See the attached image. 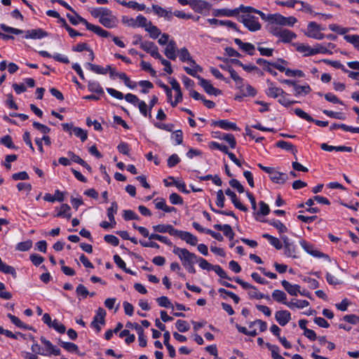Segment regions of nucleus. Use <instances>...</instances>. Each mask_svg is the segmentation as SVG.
<instances>
[{
  "mask_svg": "<svg viewBox=\"0 0 359 359\" xmlns=\"http://www.w3.org/2000/svg\"><path fill=\"white\" fill-rule=\"evenodd\" d=\"M255 13L258 14L263 20L268 22L269 23L268 26L292 27L297 22V18L294 17H285L278 13L266 15L262 11L255 8Z\"/></svg>",
  "mask_w": 359,
  "mask_h": 359,
  "instance_id": "1",
  "label": "nucleus"
},
{
  "mask_svg": "<svg viewBox=\"0 0 359 359\" xmlns=\"http://www.w3.org/2000/svg\"><path fill=\"white\" fill-rule=\"evenodd\" d=\"M0 27L3 31L8 32V33L13 34H22L24 32V31L22 29L11 27L7 26L5 24H1ZM25 39H41L48 36V33L41 28L29 29V30L25 31Z\"/></svg>",
  "mask_w": 359,
  "mask_h": 359,
  "instance_id": "2",
  "label": "nucleus"
},
{
  "mask_svg": "<svg viewBox=\"0 0 359 359\" xmlns=\"http://www.w3.org/2000/svg\"><path fill=\"white\" fill-rule=\"evenodd\" d=\"M178 55L180 60L184 62H189L191 65V66L193 67V69L189 68L188 67H184V69L186 72L187 74L196 77V72H201L203 71V69L201 66L196 64V61L192 59L188 49L185 47L180 48L178 50Z\"/></svg>",
  "mask_w": 359,
  "mask_h": 359,
  "instance_id": "3",
  "label": "nucleus"
},
{
  "mask_svg": "<svg viewBox=\"0 0 359 359\" xmlns=\"http://www.w3.org/2000/svg\"><path fill=\"white\" fill-rule=\"evenodd\" d=\"M268 30L273 36L278 38V41L287 43L296 39L297 34L280 26H268Z\"/></svg>",
  "mask_w": 359,
  "mask_h": 359,
  "instance_id": "4",
  "label": "nucleus"
},
{
  "mask_svg": "<svg viewBox=\"0 0 359 359\" xmlns=\"http://www.w3.org/2000/svg\"><path fill=\"white\" fill-rule=\"evenodd\" d=\"M246 14L242 15L238 18V20L243 24V25L250 32H257L261 29L262 25L259 22V18L253 15L252 13H245Z\"/></svg>",
  "mask_w": 359,
  "mask_h": 359,
  "instance_id": "5",
  "label": "nucleus"
},
{
  "mask_svg": "<svg viewBox=\"0 0 359 359\" xmlns=\"http://www.w3.org/2000/svg\"><path fill=\"white\" fill-rule=\"evenodd\" d=\"M173 253L178 256L183 266L189 264L197 263L198 256L193 252H189L186 248L174 247Z\"/></svg>",
  "mask_w": 359,
  "mask_h": 359,
  "instance_id": "6",
  "label": "nucleus"
},
{
  "mask_svg": "<svg viewBox=\"0 0 359 359\" xmlns=\"http://www.w3.org/2000/svg\"><path fill=\"white\" fill-rule=\"evenodd\" d=\"M322 30H324V29L321 28L319 25L315 22H311L308 24L307 31L305 34L308 37L321 40L325 38V34L321 33Z\"/></svg>",
  "mask_w": 359,
  "mask_h": 359,
  "instance_id": "7",
  "label": "nucleus"
},
{
  "mask_svg": "<svg viewBox=\"0 0 359 359\" xmlns=\"http://www.w3.org/2000/svg\"><path fill=\"white\" fill-rule=\"evenodd\" d=\"M103 12L99 22L107 28L115 27L117 24L116 18L111 14V11L108 8L103 9Z\"/></svg>",
  "mask_w": 359,
  "mask_h": 359,
  "instance_id": "8",
  "label": "nucleus"
},
{
  "mask_svg": "<svg viewBox=\"0 0 359 359\" xmlns=\"http://www.w3.org/2000/svg\"><path fill=\"white\" fill-rule=\"evenodd\" d=\"M107 315L106 311L103 308H98L96 311L95 316L90 323V326L96 330L97 332H100L101 327L100 325L105 324V316Z\"/></svg>",
  "mask_w": 359,
  "mask_h": 359,
  "instance_id": "9",
  "label": "nucleus"
},
{
  "mask_svg": "<svg viewBox=\"0 0 359 359\" xmlns=\"http://www.w3.org/2000/svg\"><path fill=\"white\" fill-rule=\"evenodd\" d=\"M255 13V8L252 6H246L241 5L234 9L223 8L224 17H238L240 13Z\"/></svg>",
  "mask_w": 359,
  "mask_h": 359,
  "instance_id": "10",
  "label": "nucleus"
},
{
  "mask_svg": "<svg viewBox=\"0 0 359 359\" xmlns=\"http://www.w3.org/2000/svg\"><path fill=\"white\" fill-rule=\"evenodd\" d=\"M78 18L81 23L86 25L88 30L92 31L96 34L102 37H107L110 35V33L103 29L101 27L94 25L88 22L86 19L78 15Z\"/></svg>",
  "mask_w": 359,
  "mask_h": 359,
  "instance_id": "11",
  "label": "nucleus"
},
{
  "mask_svg": "<svg viewBox=\"0 0 359 359\" xmlns=\"http://www.w3.org/2000/svg\"><path fill=\"white\" fill-rule=\"evenodd\" d=\"M199 80L200 86L209 95H214L215 96L222 94V90L215 88L209 81L201 77L200 76H196Z\"/></svg>",
  "mask_w": 359,
  "mask_h": 359,
  "instance_id": "12",
  "label": "nucleus"
},
{
  "mask_svg": "<svg viewBox=\"0 0 359 359\" xmlns=\"http://www.w3.org/2000/svg\"><path fill=\"white\" fill-rule=\"evenodd\" d=\"M299 244L302 248L309 255L315 257H326L328 258V256L315 248L313 245L308 243L305 240H302L299 241Z\"/></svg>",
  "mask_w": 359,
  "mask_h": 359,
  "instance_id": "13",
  "label": "nucleus"
},
{
  "mask_svg": "<svg viewBox=\"0 0 359 359\" xmlns=\"http://www.w3.org/2000/svg\"><path fill=\"white\" fill-rule=\"evenodd\" d=\"M40 341L46 347V349L44 350L45 356H50L51 355H60V350L57 346L53 345L49 340L46 339L44 337H41Z\"/></svg>",
  "mask_w": 359,
  "mask_h": 359,
  "instance_id": "14",
  "label": "nucleus"
},
{
  "mask_svg": "<svg viewBox=\"0 0 359 359\" xmlns=\"http://www.w3.org/2000/svg\"><path fill=\"white\" fill-rule=\"evenodd\" d=\"M191 8L196 13H201L203 11H209L210 4L203 0H191Z\"/></svg>",
  "mask_w": 359,
  "mask_h": 359,
  "instance_id": "15",
  "label": "nucleus"
},
{
  "mask_svg": "<svg viewBox=\"0 0 359 359\" xmlns=\"http://www.w3.org/2000/svg\"><path fill=\"white\" fill-rule=\"evenodd\" d=\"M155 232L159 233H168L170 236H176L178 229H175L171 224H158L152 226Z\"/></svg>",
  "mask_w": 359,
  "mask_h": 359,
  "instance_id": "16",
  "label": "nucleus"
},
{
  "mask_svg": "<svg viewBox=\"0 0 359 359\" xmlns=\"http://www.w3.org/2000/svg\"><path fill=\"white\" fill-rule=\"evenodd\" d=\"M176 236L193 246L196 245L198 242L196 236L188 231L178 230Z\"/></svg>",
  "mask_w": 359,
  "mask_h": 359,
  "instance_id": "17",
  "label": "nucleus"
},
{
  "mask_svg": "<svg viewBox=\"0 0 359 359\" xmlns=\"http://www.w3.org/2000/svg\"><path fill=\"white\" fill-rule=\"evenodd\" d=\"M275 318L278 324L285 326L291 320V314L288 311H278L275 314Z\"/></svg>",
  "mask_w": 359,
  "mask_h": 359,
  "instance_id": "18",
  "label": "nucleus"
},
{
  "mask_svg": "<svg viewBox=\"0 0 359 359\" xmlns=\"http://www.w3.org/2000/svg\"><path fill=\"white\" fill-rule=\"evenodd\" d=\"M225 194L226 196H228L231 198V202L233 203V204L234 205V206L236 208H238V210L243 211V212L248 211V208L246 206H245L244 205H243L238 201L236 194L233 191H231L230 189H227L225 191Z\"/></svg>",
  "mask_w": 359,
  "mask_h": 359,
  "instance_id": "19",
  "label": "nucleus"
},
{
  "mask_svg": "<svg viewBox=\"0 0 359 359\" xmlns=\"http://www.w3.org/2000/svg\"><path fill=\"white\" fill-rule=\"evenodd\" d=\"M234 42L242 50L246 52L250 55H253L255 54V48L253 44L243 42L240 39H235Z\"/></svg>",
  "mask_w": 359,
  "mask_h": 359,
  "instance_id": "20",
  "label": "nucleus"
},
{
  "mask_svg": "<svg viewBox=\"0 0 359 359\" xmlns=\"http://www.w3.org/2000/svg\"><path fill=\"white\" fill-rule=\"evenodd\" d=\"M214 228L218 231L223 232L224 235L227 237L230 241L234 238V232L229 224H215Z\"/></svg>",
  "mask_w": 359,
  "mask_h": 359,
  "instance_id": "21",
  "label": "nucleus"
},
{
  "mask_svg": "<svg viewBox=\"0 0 359 359\" xmlns=\"http://www.w3.org/2000/svg\"><path fill=\"white\" fill-rule=\"evenodd\" d=\"M152 9L154 13L158 17H163L168 20H170L172 19V13L170 10L167 11L161 6L155 4L152 5Z\"/></svg>",
  "mask_w": 359,
  "mask_h": 359,
  "instance_id": "22",
  "label": "nucleus"
},
{
  "mask_svg": "<svg viewBox=\"0 0 359 359\" xmlns=\"http://www.w3.org/2000/svg\"><path fill=\"white\" fill-rule=\"evenodd\" d=\"M269 88L266 91V94L268 96H270L273 98H276L280 96V95L285 94V92L283 89L277 88L275 86L273 82H271L270 80L266 81Z\"/></svg>",
  "mask_w": 359,
  "mask_h": 359,
  "instance_id": "23",
  "label": "nucleus"
},
{
  "mask_svg": "<svg viewBox=\"0 0 359 359\" xmlns=\"http://www.w3.org/2000/svg\"><path fill=\"white\" fill-rule=\"evenodd\" d=\"M176 42L174 40H170L165 49V56L170 60H175L176 59Z\"/></svg>",
  "mask_w": 359,
  "mask_h": 359,
  "instance_id": "24",
  "label": "nucleus"
},
{
  "mask_svg": "<svg viewBox=\"0 0 359 359\" xmlns=\"http://www.w3.org/2000/svg\"><path fill=\"white\" fill-rule=\"evenodd\" d=\"M275 68L280 72H285L287 76L304 77V74L302 70L286 69L284 66L275 65Z\"/></svg>",
  "mask_w": 359,
  "mask_h": 359,
  "instance_id": "25",
  "label": "nucleus"
},
{
  "mask_svg": "<svg viewBox=\"0 0 359 359\" xmlns=\"http://www.w3.org/2000/svg\"><path fill=\"white\" fill-rule=\"evenodd\" d=\"M281 284L284 289L292 296H297V293L300 292L299 285H292L286 280H283Z\"/></svg>",
  "mask_w": 359,
  "mask_h": 359,
  "instance_id": "26",
  "label": "nucleus"
},
{
  "mask_svg": "<svg viewBox=\"0 0 359 359\" xmlns=\"http://www.w3.org/2000/svg\"><path fill=\"white\" fill-rule=\"evenodd\" d=\"M272 182L277 184H284L287 180L288 176L285 172H280L277 170H274L270 177Z\"/></svg>",
  "mask_w": 359,
  "mask_h": 359,
  "instance_id": "27",
  "label": "nucleus"
},
{
  "mask_svg": "<svg viewBox=\"0 0 359 359\" xmlns=\"http://www.w3.org/2000/svg\"><path fill=\"white\" fill-rule=\"evenodd\" d=\"M214 124L224 130H233L235 131L240 130L235 123L230 122L228 120H219L215 121Z\"/></svg>",
  "mask_w": 359,
  "mask_h": 359,
  "instance_id": "28",
  "label": "nucleus"
},
{
  "mask_svg": "<svg viewBox=\"0 0 359 359\" xmlns=\"http://www.w3.org/2000/svg\"><path fill=\"white\" fill-rule=\"evenodd\" d=\"M169 180H171L172 182L169 183L168 182V180H163V182H164V184L165 186L166 187H170L171 185H177V188L182 192L184 193V194H189V191L186 189V184H184V182H177L175 180V179L172 177V176H170L168 177Z\"/></svg>",
  "mask_w": 359,
  "mask_h": 359,
  "instance_id": "29",
  "label": "nucleus"
},
{
  "mask_svg": "<svg viewBox=\"0 0 359 359\" xmlns=\"http://www.w3.org/2000/svg\"><path fill=\"white\" fill-rule=\"evenodd\" d=\"M257 64L264 67V69L270 73L273 76H277L278 73L271 67L273 62H270L264 58H258L256 61Z\"/></svg>",
  "mask_w": 359,
  "mask_h": 359,
  "instance_id": "30",
  "label": "nucleus"
},
{
  "mask_svg": "<svg viewBox=\"0 0 359 359\" xmlns=\"http://www.w3.org/2000/svg\"><path fill=\"white\" fill-rule=\"evenodd\" d=\"M272 298L277 302L282 303L287 306V295L286 294L280 290H275L272 292Z\"/></svg>",
  "mask_w": 359,
  "mask_h": 359,
  "instance_id": "31",
  "label": "nucleus"
},
{
  "mask_svg": "<svg viewBox=\"0 0 359 359\" xmlns=\"http://www.w3.org/2000/svg\"><path fill=\"white\" fill-rule=\"evenodd\" d=\"M70 210L71 208L68 204L63 203L61 205L59 212L55 215V217L69 219L72 217Z\"/></svg>",
  "mask_w": 359,
  "mask_h": 359,
  "instance_id": "32",
  "label": "nucleus"
},
{
  "mask_svg": "<svg viewBox=\"0 0 359 359\" xmlns=\"http://www.w3.org/2000/svg\"><path fill=\"white\" fill-rule=\"evenodd\" d=\"M276 147L280 148L282 149H285L286 151H290L293 154H295L297 152L295 147L290 142L280 140L276 142Z\"/></svg>",
  "mask_w": 359,
  "mask_h": 359,
  "instance_id": "33",
  "label": "nucleus"
},
{
  "mask_svg": "<svg viewBox=\"0 0 359 359\" xmlns=\"http://www.w3.org/2000/svg\"><path fill=\"white\" fill-rule=\"evenodd\" d=\"M118 211V204L114 201L111 203V206L107 209V217L112 224H116L114 215Z\"/></svg>",
  "mask_w": 359,
  "mask_h": 359,
  "instance_id": "34",
  "label": "nucleus"
},
{
  "mask_svg": "<svg viewBox=\"0 0 359 359\" xmlns=\"http://www.w3.org/2000/svg\"><path fill=\"white\" fill-rule=\"evenodd\" d=\"M262 237L267 239L270 244L273 245L276 249L280 250L283 248V244L278 238L269 235V233H264Z\"/></svg>",
  "mask_w": 359,
  "mask_h": 359,
  "instance_id": "35",
  "label": "nucleus"
},
{
  "mask_svg": "<svg viewBox=\"0 0 359 359\" xmlns=\"http://www.w3.org/2000/svg\"><path fill=\"white\" fill-rule=\"evenodd\" d=\"M58 344L60 346L65 348L67 351L70 353H78L79 347L76 344L72 342L63 341L60 339L58 341Z\"/></svg>",
  "mask_w": 359,
  "mask_h": 359,
  "instance_id": "36",
  "label": "nucleus"
},
{
  "mask_svg": "<svg viewBox=\"0 0 359 359\" xmlns=\"http://www.w3.org/2000/svg\"><path fill=\"white\" fill-rule=\"evenodd\" d=\"M8 318L11 320V321L18 327L24 329V330H32V327L27 325H25L22 323L20 319L11 313L7 314Z\"/></svg>",
  "mask_w": 359,
  "mask_h": 359,
  "instance_id": "37",
  "label": "nucleus"
},
{
  "mask_svg": "<svg viewBox=\"0 0 359 359\" xmlns=\"http://www.w3.org/2000/svg\"><path fill=\"white\" fill-rule=\"evenodd\" d=\"M135 330H136L138 334L139 345L141 347H145L147 346V342L146 337L144 334V330L142 327L140 325H135Z\"/></svg>",
  "mask_w": 359,
  "mask_h": 359,
  "instance_id": "38",
  "label": "nucleus"
},
{
  "mask_svg": "<svg viewBox=\"0 0 359 359\" xmlns=\"http://www.w3.org/2000/svg\"><path fill=\"white\" fill-rule=\"evenodd\" d=\"M309 305V302L304 299H297L295 302H290L287 304V306L292 309L294 308L303 309Z\"/></svg>",
  "mask_w": 359,
  "mask_h": 359,
  "instance_id": "39",
  "label": "nucleus"
},
{
  "mask_svg": "<svg viewBox=\"0 0 359 359\" xmlns=\"http://www.w3.org/2000/svg\"><path fill=\"white\" fill-rule=\"evenodd\" d=\"M86 66L92 72L94 73L98 74H106L107 73V67L105 68L97 65H94L90 62H87L86 64Z\"/></svg>",
  "mask_w": 359,
  "mask_h": 359,
  "instance_id": "40",
  "label": "nucleus"
},
{
  "mask_svg": "<svg viewBox=\"0 0 359 359\" xmlns=\"http://www.w3.org/2000/svg\"><path fill=\"white\" fill-rule=\"evenodd\" d=\"M269 224L273 227L276 228L279 233H286L287 231V228L286 226L283 224L280 220L278 219H271L269 221H267Z\"/></svg>",
  "mask_w": 359,
  "mask_h": 359,
  "instance_id": "41",
  "label": "nucleus"
},
{
  "mask_svg": "<svg viewBox=\"0 0 359 359\" xmlns=\"http://www.w3.org/2000/svg\"><path fill=\"white\" fill-rule=\"evenodd\" d=\"M88 90L97 94H104V90L97 81H89L88 85Z\"/></svg>",
  "mask_w": 359,
  "mask_h": 359,
  "instance_id": "42",
  "label": "nucleus"
},
{
  "mask_svg": "<svg viewBox=\"0 0 359 359\" xmlns=\"http://www.w3.org/2000/svg\"><path fill=\"white\" fill-rule=\"evenodd\" d=\"M311 53H313V55L318 53L321 54H332V52L330 50L325 46L323 44H316L313 47V51H311Z\"/></svg>",
  "mask_w": 359,
  "mask_h": 359,
  "instance_id": "43",
  "label": "nucleus"
},
{
  "mask_svg": "<svg viewBox=\"0 0 359 359\" xmlns=\"http://www.w3.org/2000/svg\"><path fill=\"white\" fill-rule=\"evenodd\" d=\"M311 90V88L309 85L306 86H299L297 83L295 84L294 87V91L295 95H307L309 94Z\"/></svg>",
  "mask_w": 359,
  "mask_h": 359,
  "instance_id": "44",
  "label": "nucleus"
},
{
  "mask_svg": "<svg viewBox=\"0 0 359 359\" xmlns=\"http://www.w3.org/2000/svg\"><path fill=\"white\" fill-rule=\"evenodd\" d=\"M149 32V36L152 39H157L161 34V30L152 23L149 24V26L146 29Z\"/></svg>",
  "mask_w": 359,
  "mask_h": 359,
  "instance_id": "45",
  "label": "nucleus"
},
{
  "mask_svg": "<svg viewBox=\"0 0 359 359\" xmlns=\"http://www.w3.org/2000/svg\"><path fill=\"white\" fill-rule=\"evenodd\" d=\"M76 293L79 299L86 298L90 294L87 288L82 284H79L76 287Z\"/></svg>",
  "mask_w": 359,
  "mask_h": 359,
  "instance_id": "46",
  "label": "nucleus"
},
{
  "mask_svg": "<svg viewBox=\"0 0 359 359\" xmlns=\"http://www.w3.org/2000/svg\"><path fill=\"white\" fill-rule=\"evenodd\" d=\"M284 254L287 257L296 258V248L295 245L293 243H290L285 246H284Z\"/></svg>",
  "mask_w": 359,
  "mask_h": 359,
  "instance_id": "47",
  "label": "nucleus"
},
{
  "mask_svg": "<svg viewBox=\"0 0 359 359\" xmlns=\"http://www.w3.org/2000/svg\"><path fill=\"white\" fill-rule=\"evenodd\" d=\"M344 39L353 44V46L359 50V35L357 34H353V35H345Z\"/></svg>",
  "mask_w": 359,
  "mask_h": 359,
  "instance_id": "48",
  "label": "nucleus"
},
{
  "mask_svg": "<svg viewBox=\"0 0 359 359\" xmlns=\"http://www.w3.org/2000/svg\"><path fill=\"white\" fill-rule=\"evenodd\" d=\"M266 346L271 351V357L273 359H285L278 353L279 348L278 346L267 343Z\"/></svg>",
  "mask_w": 359,
  "mask_h": 359,
  "instance_id": "49",
  "label": "nucleus"
},
{
  "mask_svg": "<svg viewBox=\"0 0 359 359\" xmlns=\"http://www.w3.org/2000/svg\"><path fill=\"white\" fill-rule=\"evenodd\" d=\"M136 20H137V27H144L145 29V30L149 26V24L151 23V21H148L147 19L142 15H137L136 18Z\"/></svg>",
  "mask_w": 359,
  "mask_h": 359,
  "instance_id": "50",
  "label": "nucleus"
},
{
  "mask_svg": "<svg viewBox=\"0 0 359 359\" xmlns=\"http://www.w3.org/2000/svg\"><path fill=\"white\" fill-rule=\"evenodd\" d=\"M241 93L243 96H255L257 94V90L250 84L245 85V87L241 90Z\"/></svg>",
  "mask_w": 359,
  "mask_h": 359,
  "instance_id": "51",
  "label": "nucleus"
},
{
  "mask_svg": "<svg viewBox=\"0 0 359 359\" xmlns=\"http://www.w3.org/2000/svg\"><path fill=\"white\" fill-rule=\"evenodd\" d=\"M175 327L180 332H187L190 328L189 323L183 320H177Z\"/></svg>",
  "mask_w": 359,
  "mask_h": 359,
  "instance_id": "52",
  "label": "nucleus"
},
{
  "mask_svg": "<svg viewBox=\"0 0 359 359\" xmlns=\"http://www.w3.org/2000/svg\"><path fill=\"white\" fill-rule=\"evenodd\" d=\"M74 135L81 139L82 142H85L88 138L87 131L83 130L81 128L75 127L73 128Z\"/></svg>",
  "mask_w": 359,
  "mask_h": 359,
  "instance_id": "53",
  "label": "nucleus"
},
{
  "mask_svg": "<svg viewBox=\"0 0 359 359\" xmlns=\"http://www.w3.org/2000/svg\"><path fill=\"white\" fill-rule=\"evenodd\" d=\"M294 112L297 116L302 119H304L309 122L314 121V119L311 116H309L307 113H306L300 108L294 109Z\"/></svg>",
  "mask_w": 359,
  "mask_h": 359,
  "instance_id": "54",
  "label": "nucleus"
},
{
  "mask_svg": "<svg viewBox=\"0 0 359 359\" xmlns=\"http://www.w3.org/2000/svg\"><path fill=\"white\" fill-rule=\"evenodd\" d=\"M197 263H198L199 266L204 270L211 271L213 269L214 265L210 264L205 259L198 257Z\"/></svg>",
  "mask_w": 359,
  "mask_h": 359,
  "instance_id": "55",
  "label": "nucleus"
},
{
  "mask_svg": "<svg viewBox=\"0 0 359 359\" xmlns=\"http://www.w3.org/2000/svg\"><path fill=\"white\" fill-rule=\"evenodd\" d=\"M297 50L299 53H304V56L313 55V53H311V51H313V48L308 45H299L297 47Z\"/></svg>",
  "mask_w": 359,
  "mask_h": 359,
  "instance_id": "56",
  "label": "nucleus"
},
{
  "mask_svg": "<svg viewBox=\"0 0 359 359\" xmlns=\"http://www.w3.org/2000/svg\"><path fill=\"white\" fill-rule=\"evenodd\" d=\"M158 304L161 307L172 308L173 306L169 299L165 296H162L156 299Z\"/></svg>",
  "mask_w": 359,
  "mask_h": 359,
  "instance_id": "57",
  "label": "nucleus"
},
{
  "mask_svg": "<svg viewBox=\"0 0 359 359\" xmlns=\"http://www.w3.org/2000/svg\"><path fill=\"white\" fill-rule=\"evenodd\" d=\"M220 139L225 140L227 142L231 148L234 149L236 146V139L232 134H223Z\"/></svg>",
  "mask_w": 359,
  "mask_h": 359,
  "instance_id": "58",
  "label": "nucleus"
},
{
  "mask_svg": "<svg viewBox=\"0 0 359 359\" xmlns=\"http://www.w3.org/2000/svg\"><path fill=\"white\" fill-rule=\"evenodd\" d=\"M49 327L53 328L55 331L60 334H64L66 332L65 326L60 323L57 320L55 319L53 321V323L50 325Z\"/></svg>",
  "mask_w": 359,
  "mask_h": 359,
  "instance_id": "59",
  "label": "nucleus"
},
{
  "mask_svg": "<svg viewBox=\"0 0 359 359\" xmlns=\"http://www.w3.org/2000/svg\"><path fill=\"white\" fill-rule=\"evenodd\" d=\"M123 217L125 220H137L139 219V216L131 210H123Z\"/></svg>",
  "mask_w": 359,
  "mask_h": 359,
  "instance_id": "60",
  "label": "nucleus"
},
{
  "mask_svg": "<svg viewBox=\"0 0 359 359\" xmlns=\"http://www.w3.org/2000/svg\"><path fill=\"white\" fill-rule=\"evenodd\" d=\"M32 246V242L30 240L20 242L16 246V250L21 251V252H25L29 250Z\"/></svg>",
  "mask_w": 359,
  "mask_h": 359,
  "instance_id": "61",
  "label": "nucleus"
},
{
  "mask_svg": "<svg viewBox=\"0 0 359 359\" xmlns=\"http://www.w3.org/2000/svg\"><path fill=\"white\" fill-rule=\"evenodd\" d=\"M212 271H214L220 278L231 280L232 278L228 276L226 271L219 265H214Z\"/></svg>",
  "mask_w": 359,
  "mask_h": 359,
  "instance_id": "62",
  "label": "nucleus"
},
{
  "mask_svg": "<svg viewBox=\"0 0 359 359\" xmlns=\"http://www.w3.org/2000/svg\"><path fill=\"white\" fill-rule=\"evenodd\" d=\"M121 22L126 26L131 27H137V20L133 18H130L128 16H123L121 18Z\"/></svg>",
  "mask_w": 359,
  "mask_h": 359,
  "instance_id": "63",
  "label": "nucleus"
},
{
  "mask_svg": "<svg viewBox=\"0 0 359 359\" xmlns=\"http://www.w3.org/2000/svg\"><path fill=\"white\" fill-rule=\"evenodd\" d=\"M343 320L353 325L359 323V316L355 314L346 315L343 317Z\"/></svg>",
  "mask_w": 359,
  "mask_h": 359,
  "instance_id": "64",
  "label": "nucleus"
}]
</instances>
